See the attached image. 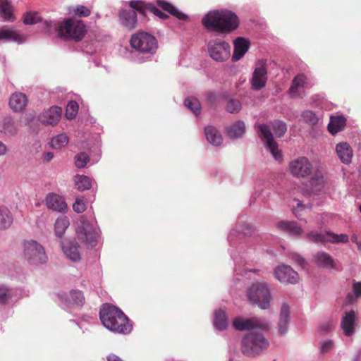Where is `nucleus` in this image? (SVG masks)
<instances>
[{"label": "nucleus", "mask_w": 361, "mask_h": 361, "mask_svg": "<svg viewBox=\"0 0 361 361\" xmlns=\"http://www.w3.org/2000/svg\"><path fill=\"white\" fill-rule=\"evenodd\" d=\"M291 257L293 261L302 267L306 264L305 259L298 254H293Z\"/></svg>", "instance_id": "052dcab7"}, {"label": "nucleus", "mask_w": 361, "mask_h": 361, "mask_svg": "<svg viewBox=\"0 0 361 361\" xmlns=\"http://www.w3.org/2000/svg\"><path fill=\"white\" fill-rule=\"evenodd\" d=\"M360 297H361V282L353 281L352 285V293H348L345 302L348 304H353Z\"/></svg>", "instance_id": "ea45409f"}, {"label": "nucleus", "mask_w": 361, "mask_h": 361, "mask_svg": "<svg viewBox=\"0 0 361 361\" xmlns=\"http://www.w3.org/2000/svg\"><path fill=\"white\" fill-rule=\"evenodd\" d=\"M269 322L262 317H252L250 318L237 317L233 320V328L239 331H268Z\"/></svg>", "instance_id": "9d476101"}, {"label": "nucleus", "mask_w": 361, "mask_h": 361, "mask_svg": "<svg viewBox=\"0 0 361 361\" xmlns=\"http://www.w3.org/2000/svg\"><path fill=\"white\" fill-rule=\"evenodd\" d=\"M45 204L48 209L59 212H65L67 210L64 198L56 193H49L46 196Z\"/></svg>", "instance_id": "6ab92c4d"}, {"label": "nucleus", "mask_w": 361, "mask_h": 361, "mask_svg": "<svg viewBox=\"0 0 361 361\" xmlns=\"http://www.w3.org/2000/svg\"><path fill=\"white\" fill-rule=\"evenodd\" d=\"M27 102V97L22 92L13 93L9 99V106L15 111H20L25 107Z\"/></svg>", "instance_id": "2f4dec72"}, {"label": "nucleus", "mask_w": 361, "mask_h": 361, "mask_svg": "<svg viewBox=\"0 0 361 361\" xmlns=\"http://www.w3.org/2000/svg\"><path fill=\"white\" fill-rule=\"evenodd\" d=\"M78 248V244L75 241H65L62 244L63 254L66 258L73 262H78L80 261L81 257Z\"/></svg>", "instance_id": "b1692460"}, {"label": "nucleus", "mask_w": 361, "mask_h": 361, "mask_svg": "<svg viewBox=\"0 0 361 361\" xmlns=\"http://www.w3.org/2000/svg\"><path fill=\"white\" fill-rule=\"evenodd\" d=\"M74 13L80 17H87L90 15L91 12L90 10L82 5L77 6L74 11Z\"/></svg>", "instance_id": "4d7b16f0"}, {"label": "nucleus", "mask_w": 361, "mask_h": 361, "mask_svg": "<svg viewBox=\"0 0 361 361\" xmlns=\"http://www.w3.org/2000/svg\"><path fill=\"white\" fill-rule=\"evenodd\" d=\"M15 290L6 286H0V303L6 304L13 299Z\"/></svg>", "instance_id": "c03bdc74"}, {"label": "nucleus", "mask_w": 361, "mask_h": 361, "mask_svg": "<svg viewBox=\"0 0 361 361\" xmlns=\"http://www.w3.org/2000/svg\"><path fill=\"white\" fill-rule=\"evenodd\" d=\"M334 324L331 322H326L323 324H322L319 328V332L322 335H325L330 331H331L334 329Z\"/></svg>", "instance_id": "13d9d810"}, {"label": "nucleus", "mask_w": 361, "mask_h": 361, "mask_svg": "<svg viewBox=\"0 0 361 361\" xmlns=\"http://www.w3.org/2000/svg\"><path fill=\"white\" fill-rule=\"evenodd\" d=\"M0 13L3 21L13 22L16 19L13 14V6L8 0H0Z\"/></svg>", "instance_id": "e433bc0d"}, {"label": "nucleus", "mask_w": 361, "mask_h": 361, "mask_svg": "<svg viewBox=\"0 0 361 361\" xmlns=\"http://www.w3.org/2000/svg\"><path fill=\"white\" fill-rule=\"evenodd\" d=\"M263 331H251L243 336L240 350L244 355L255 357L267 350L270 343Z\"/></svg>", "instance_id": "20e7f679"}, {"label": "nucleus", "mask_w": 361, "mask_h": 361, "mask_svg": "<svg viewBox=\"0 0 361 361\" xmlns=\"http://www.w3.org/2000/svg\"><path fill=\"white\" fill-rule=\"evenodd\" d=\"M290 321L289 306L287 304H283L281 307L278 322V329L280 335L285 336L288 333Z\"/></svg>", "instance_id": "393cba45"}, {"label": "nucleus", "mask_w": 361, "mask_h": 361, "mask_svg": "<svg viewBox=\"0 0 361 361\" xmlns=\"http://www.w3.org/2000/svg\"><path fill=\"white\" fill-rule=\"evenodd\" d=\"M301 117L302 121L309 125L315 126L319 123L321 117L317 115L315 112L311 110H305L302 112Z\"/></svg>", "instance_id": "a19ab883"}, {"label": "nucleus", "mask_w": 361, "mask_h": 361, "mask_svg": "<svg viewBox=\"0 0 361 361\" xmlns=\"http://www.w3.org/2000/svg\"><path fill=\"white\" fill-rule=\"evenodd\" d=\"M70 225L69 219L66 216H59L55 221L54 230L56 236L62 238Z\"/></svg>", "instance_id": "4c0bfd02"}, {"label": "nucleus", "mask_w": 361, "mask_h": 361, "mask_svg": "<svg viewBox=\"0 0 361 361\" xmlns=\"http://www.w3.org/2000/svg\"><path fill=\"white\" fill-rule=\"evenodd\" d=\"M214 326L219 331L226 329L228 326L227 315L221 309L215 310L214 313Z\"/></svg>", "instance_id": "c9c22d12"}, {"label": "nucleus", "mask_w": 361, "mask_h": 361, "mask_svg": "<svg viewBox=\"0 0 361 361\" xmlns=\"http://www.w3.org/2000/svg\"><path fill=\"white\" fill-rule=\"evenodd\" d=\"M58 297L65 305L71 304L82 305L85 300L82 293L78 290H73L69 293H60L58 294Z\"/></svg>", "instance_id": "4be33fe9"}, {"label": "nucleus", "mask_w": 361, "mask_h": 361, "mask_svg": "<svg viewBox=\"0 0 361 361\" xmlns=\"http://www.w3.org/2000/svg\"><path fill=\"white\" fill-rule=\"evenodd\" d=\"M271 126L274 133L279 137L283 136L287 131L286 124L283 121L279 120L274 121L271 123Z\"/></svg>", "instance_id": "8fccbe9b"}, {"label": "nucleus", "mask_w": 361, "mask_h": 361, "mask_svg": "<svg viewBox=\"0 0 361 361\" xmlns=\"http://www.w3.org/2000/svg\"><path fill=\"white\" fill-rule=\"evenodd\" d=\"M85 27L81 20L67 19L58 29L59 37L65 39H81L85 35Z\"/></svg>", "instance_id": "9b49d317"}, {"label": "nucleus", "mask_w": 361, "mask_h": 361, "mask_svg": "<svg viewBox=\"0 0 361 361\" xmlns=\"http://www.w3.org/2000/svg\"><path fill=\"white\" fill-rule=\"evenodd\" d=\"M74 180L75 185L79 190L83 191L88 190L92 186L91 179L88 176L77 175L75 176Z\"/></svg>", "instance_id": "37998d69"}, {"label": "nucleus", "mask_w": 361, "mask_h": 361, "mask_svg": "<svg viewBox=\"0 0 361 361\" xmlns=\"http://www.w3.org/2000/svg\"><path fill=\"white\" fill-rule=\"evenodd\" d=\"M324 182L323 176L321 173L317 172L310 181L312 191L314 192L319 191L323 186Z\"/></svg>", "instance_id": "09e8293b"}, {"label": "nucleus", "mask_w": 361, "mask_h": 361, "mask_svg": "<svg viewBox=\"0 0 361 361\" xmlns=\"http://www.w3.org/2000/svg\"><path fill=\"white\" fill-rule=\"evenodd\" d=\"M76 234L78 240L89 247L96 246L99 238V228L96 223L88 221L81 216L78 221Z\"/></svg>", "instance_id": "39448f33"}, {"label": "nucleus", "mask_w": 361, "mask_h": 361, "mask_svg": "<svg viewBox=\"0 0 361 361\" xmlns=\"http://www.w3.org/2000/svg\"><path fill=\"white\" fill-rule=\"evenodd\" d=\"M310 85L307 77L303 74H299L293 80L289 94L292 97H302L305 94V89Z\"/></svg>", "instance_id": "dca6fc26"}, {"label": "nucleus", "mask_w": 361, "mask_h": 361, "mask_svg": "<svg viewBox=\"0 0 361 361\" xmlns=\"http://www.w3.org/2000/svg\"><path fill=\"white\" fill-rule=\"evenodd\" d=\"M86 206L85 202L80 199L77 198L75 203L73 204V210L77 213H82L85 210Z\"/></svg>", "instance_id": "bf43d9fd"}, {"label": "nucleus", "mask_w": 361, "mask_h": 361, "mask_svg": "<svg viewBox=\"0 0 361 361\" xmlns=\"http://www.w3.org/2000/svg\"><path fill=\"white\" fill-rule=\"evenodd\" d=\"M78 111V104L75 101L68 102L66 110V116L68 119H73L75 117Z\"/></svg>", "instance_id": "603ef678"}, {"label": "nucleus", "mask_w": 361, "mask_h": 361, "mask_svg": "<svg viewBox=\"0 0 361 361\" xmlns=\"http://www.w3.org/2000/svg\"><path fill=\"white\" fill-rule=\"evenodd\" d=\"M267 81V60L259 59L256 61L251 78L252 87L255 90L263 88Z\"/></svg>", "instance_id": "4468645a"}, {"label": "nucleus", "mask_w": 361, "mask_h": 361, "mask_svg": "<svg viewBox=\"0 0 361 361\" xmlns=\"http://www.w3.org/2000/svg\"><path fill=\"white\" fill-rule=\"evenodd\" d=\"M17 130V126L12 118L6 117L1 121L0 123L1 133L7 136H11L16 135Z\"/></svg>", "instance_id": "f704fd0d"}, {"label": "nucleus", "mask_w": 361, "mask_h": 361, "mask_svg": "<svg viewBox=\"0 0 361 361\" xmlns=\"http://www.w3.org/2000/svg\"><path fill=\"white\" fill-rule=\"evenodd\" d=\"M306 238L309 241L317 243H317L326 244V239H327V235H326V231L324 233L311 231V232H309L306 235Z\"/></svg>", "instance_id": "49530a36"}, {"label": "nucleus", "mask_w": 361, "mask_h": 361, "mask_svg": "<svg viewBox=\"0 0 361 361\" xmlns=\"http://www.w3.org/2000/svg\"><path fill=\"white\" fill-rule=\"evenodd\" d=\"M68 142V137L66 134H59L52 137L51 145L53 148L61 149L65 147Z\"/></svg>", "instance_id": "de8ad7c7"}, {"label": "nucleus", "mask_w": 361, "mask_h": 361, "mask_svg": "<svg viewBox=\"0 0 361 361\" xmlns=\"http://www.w3.org/2000/svg\"><path fill=\"white\" fill-rule=\"evenodd\" d=\"M250 41L245 37H238L233 41L234 50L232 61L236 62L241 59L250 48Z\"/></svg>", "instance_id": "412c9836"}, {"label": "nucleus", "mask_w": 361, "mask_h": 361, "mask_svg": "<svg viewBox=\"0 0 361 361\" xmlns=\"http://www.w3.org/2000/svg\"><path fill=\"white\" fill-rule=\"evenodd\" d=\"M107 361H123L115 354H110L106 357Z\"/></svg>", "instance_id": "e2e57ef3"}, {"label": "nucleus", "mask_w": 361, "mask_h": 361, "mask_svg": "<svg viewBox=\"0 0 361 361\" xmlns=\"http://www.w3.org/2000/svg\"><path fill=\"white\" fill-rule=\"evenodd\" d=\"M326 235H327L326 243L334 244L347 243L349 240L348 235L344 233L336 234L331 231H326Z\"/></svg>", "instance_id": "79ce46f5"}, {"label": "nucleus", "mask_w": 361, "mask_h": 361, "mask_svg": "<svg viewBox=\"0 0 361 361\" xmlns=\"http://www.w3.org/2000/svg\"><path fill=\"white\" fill-rule=\"evenodd\" d=\"M351 240L353 243H355L357 245V247H358V244H361L360 242H358L357 237L356 235H353L351 236Z\"/></svg>", "instance_id": "774afa93"}, {"label": "nucleus", "mask_w": 361, "mask_h": 361, "mask_svg": "<svg viewBox=\"0 0 361 361\" xmlns=\"http://www.w3.org/2000/svg\"><path fill=\"white\" fill-rule=\"evenodd\" d=\"M335 346L334 341L331 339L323 340L319 343V351L322 354L331 352Z\"/></svg>", "instance_id": "864d4df0"}, {"label": "nucleus", "mask_w": 361, "mask_h": 361, "mask_svg": "<svg viewBox=\"0 0 361 361\" xmlns=\"http://www.w3.org/2000/svg\"><path fill=\"white\" fill-rule=\"evenodd\" d=\"M185 106L195 115L197 116L201 112V105L199 100L193 97H187L184 101Z\"/></svg>", "instance_id": "a18cd8bd"}, {"label": "nucleus", "mask_w": 361, "mask_h": 361, "mask_svg": "<svg viewBox=\"0 0 361 361\" xmlns=\"http://www.w3.org/2000/svg\"><path fill=\"white\" fill-rule=\"evenodd\" d=\"M253 232L254 230L252 226L245 222H238L235 225V228L230 231L228 235V241L231 247V248H229V252L235 263L238 262V261L233 248L235 247L238 245L236 248L241 250L243 246L240 245L243 243L245 237L251 235Z\"/></svg>", "instance_id": "423d86ee"}, {"label": "nucleus", "mask_w": 361, "mask_h": 361, "mask_svg": "<svg viewBox=\"0 0 361 361\" xmlns=\"http://www.w3.org/2000/svg\"><path fill=\"white\" fill-rule=\"evenodd\" d=\"M156 3L157 6L161 8L164 11L169 13L180 20H185L188 18V16L186 14L180 11L176 7L169 2L164 0H156Z\"/></svg>", "instance_id": "473e14b6"}, {"label": "nucleus", "mask_w": 361, "mask_h": 361, "mask_svg": "<svg viewBox=\"0 0 361 361\" xmlns=\"http://www.w3.org/2000/svg\"><path fill=\"white\" fill-rule=\"evenodd\" d=\"M204 134L207 140L213 146H219L223 142V137L218 129L213 126L204 128Z\"/></svg>", "instance_id": "7c9ffc66"}, {"label": "nucleus", "mask_w": 361, "mask_h": 361, "mask_svg": "<svg viewBox=\"0 0 361 361\" xmlns=\"http://www.w3.org/2000/svg\"><path fill=\"white\" fill-rule=\"evenodd\" d=\"M249 300L257 305L261 309L266 310L269 307L270 290L267 283H253L247 292Z\"/></svg>", "instance_id": "1a4fd4ad"}, {"label": "nucleus", "mask_w": 361, "mask_h": 361, "mask_svg": "<svg viewBox=\"0 0 361 361\" xmlns=\"http://www.w3.org/2000/svg\"><path fill=\"white\" fill-rule=\"evenodd\" d=\"M336 154L342 163L349 164L353 157V150L347 142H341L336 146Z\"/></svg>", "instance_id": "c85d7f7f"}, {"label": "nucleus", "mask_w": 361, "mask_h": 361, "mask_svg": "<svg viewBox=\"0 0 361 361\" xmlns=\"http://www.w3.org/2000/svg\"><path fill=\"white\" fill-rule=\"evenodd\" d=\"M7 147L6 146L0 141V156L4 155L6 153Z\"/></svg>", "instance_id": "69168bd1"}, {"label": "nucleus", "mask_w": 361, "mask_h": 361, "mask_svg": "<svg viewBox=\"0 0 361 361\" xmlns=\"http://www.w3.org/2000/svg\"><path fill=\"white\" fill-rule=\"evenodd\" d=\"M245 124L242 121H238L232 125L228 126L226 129L227 136L232 140L243 137L245 133Z\"/></svg>", "instance_id": "c756f323"}, {"label": "nucleus", "mask_w": 361, "mask_h": 361, "mask_svg": "<svg viewBox=\"0 0 361 361\" xmlns=\"http://www.w3.org/2000/svg\"><path fill=\"white\" fill-rule=\"evenodd\" d=\"M346 123V118L343 116H333L330 118L328 130L332 135L341 131Z\"/></svg>", "instance_id": "72a5a7b5"}, {"label": "nucleus", "mask_w": 361, "mask_h": 361, "mask_svg": "<svg viewBox=\"0 0 361 361\" xmlns=\"http://www.w3.org/2000/svg\"><path fill=\"white\" fill-rule=\"evenodd\" d=\"M209 56L216 62H225L231 56V47L229 43L220 38H214L207 42Z\"/></svg>", "instance_id": "6e6552de"}, {"label": "nucleus", "mask_w": 361, "mask_h": 361, "mask_svg": "<svg viewBox=\"0 0 361 361\" xmlns=\"http://www.w3.org/2000/svg\"><path fill=\"white\" fill-rule=\"evenodd\" d=\"M314 263L319 267L324 269H335L336 264L332 257L327 252L320 251L313 256Z\"/></svg>", "instance_id": "bb28decb"}, {"label": "nucleus", "mask_w": 361, "mask_h": 361, "mask_svg": "<svg viewBox=\"0 0 361 361\" xmlns=\"http://www.w3.org/2000/svg\"><path fill=\"white\" fill-rule=\"evenodd\" d=\"M207 99L211 103H215L217 99V96L214 92H210L208 94Z\"/></svg>", "instance_id": "0e129e2a"}, {"label": "nucleus", "mask_w": 361, "mask_h": 361, "mask_svg": "<svg viewBox=\"0 0 361 361\" xmlns=\"http://www.w3.org/2000/svg\"><path fill=\"white\" fill-rule=\"evenodd\" d=\"M130 44L131 47L138 53L139 56L136 59L138 63H144L149 60L158 47L157 39L146 32H139L133 35Z\"/></svg>", "instance_id": "7ed1b4c3"}, {"label": "nucleus", "mask_w": 361, "mask_h": 361, "mask_svg": "<svg viewBox=\"0 0 361 361\" xmlns=\"http://www.w3.org/2000/svg\"><path fill=\"white\" fill-rule=\"evenodd\" d=\"M54 157V154L52 152H47L44 154V159L46 161H50Z\"/></svg>", "instance_id": "338daca9"}, {"label": "nucleus", "mask_w": 361, "mask_h": 361, "mask_svg": "<svg viewBox=\"0 0 361 361\" xmlns=\"http://www.w3.org/2000/svg\"><path fill=\"white\" fill-rule=\"evenodd\" d=\"M294 201L296 202L297 207H293V212L297 216L298 215V212L300 211H302L305 208V205L302 204L301 201L298 200H295Z\"/></svg>", "instance_id": "680f3d73"}, {"label": "nucleus", "mask_w": 361, "mask_h": 361, "mask_svg": "<svg viewBox=\"0 0 361 361\" xmlns=\"http://www.w3.org/2000/svg\"><path fill=\"white\" fill-rule=\"evenodd\" d=\"M312 164L305 157H300L289 163V171L296 178H305L312 171Z\"/></svg>", "instance_id": "ddd939ff"}, {"label": "nucleus", "mask_w": 361, "mask_h": 361, "mask_svg": "<svg viewBox=\"0 0 361 361\" xmlns=\"http://www.w3.org/2000/svg\"><path fill=\"white\" fill-rule=\"evenodd\" d=\"M13 216L9 209L6 207H0V230H4L11 226Z\"/></svg>", "instance_id": "58836bf2"}, {"label": "nucleus", "mask_w": 361, "mask_h": 361, "mask_svg": "<svg viewBox=\"0 0 361 361\" xmlns=\"http://www.w3.org/2000/svg\"><path fill=\"white\" fill-rule=\"evenodd\" d=\"M119 19L122 25L128 30L137 27V14L134 10H123L119 13Z\"/></svg>", "instance_id": "cd10ccee"}, {"label": "nucleus", "mask_w": 361, "mask_h": 361, "mask_svg": "<svg viewBox=\"0 0 361 361\" xmlns=\"http://www.w3.org/2000/svg\"><path fill=\"white\" fill-rule=\"evenodd\" d=\"M74 160L75 166L82 169L85 167L87 163L90 161V158L86 153L80 152L75 156Z\"/></svg>", "instance_id": "3c124183"}, {"label": "nucleus", "mask_w": 361, "mask_h": 361, "mask_svg": "<svg viewBox=\"0 0 361 361\" xmlns=\"http://www.w3.org/2000/svg\"><path fill=\"white\" fill-rule=\"evenodd\" d=\"M277 229L291 236L298 237L302 234L303 230L295 221H279L276 223Z\"/></svg>", "instance_id": "a878e982"}, {"label": "nucleus", "mask_w": 361, "mask_h": 361, "mask_svg": "<svg viewBox=\"0 0 361 361\" xmlns=\"http://www.w3.org/2000/svg\"><path fill=\"white\" fill-rule=\"evenodd\" d=\"M275 277L281 283H296L299 280L298 274L288 265H280L275 269Z\"/></svg>", "instance_id": "2eb2a0df"}, {"label": "nucleus", "mask_w": 361, "mask_h": 361, "mask_svg": "<svg viewBox=\"0 0 361 361\" xmlns=\"http://www.w3.org/2000/svg\"><path fill=\"white\" fill-rule=\"evenodd\" d=\"M129 5L133 9L138 11L141 13H144L145 10L147 9L161 19H166L169 17L167 14L161 11L152 4H145L140 0H132L129 2Z\"/></svg>", "instance_id": "aec40b11"}, {"label": "nucleus", "mask_w": 361, "mask_h": 361, "mask_svg": "<svg viewBox=\"0 0 361 361\" xmlns=\"http://www.w3.org/2000/svg\"><path fill=\"white\" fill-rule=\"evenodd\" d=\"M341 326L345 336H352L355 333L356 326L355 312L351 310L345 312L342 318Z\"/></svg>", "instance_id": "5701e85b"}, {"label": "nucleus", "mask_w": 361, "mask_h": 361, "mask_svg": "<svg viewBox=\"0 0 361 361\" xmlns=\"http://www.w3.org/2000/svg\"><path fill=\"white\" fill-rule=\"evenodd\" d=\"M202 24L208 31H214L219 35H228L238 27L239 19L231 11L216 9L205 14L202 18Z\"/></svg>", "instance_id": "f257e3e1"}, {"label": "nucleus", "mask_w": 361, "mask_h": 361, "mask_svg": "<svg viewBox=\"0 0 361 361\" xmlns=\"http://www.w3.org/2000/svg\"><path fill=\"white\" fill-rule=\"evenodd\" d=\"M61 114V108L52 106L42 112L39 116V120L45 126H55L59 121Z\"/></svg>", "instance_id": "f3484780"}, {"label": "nucleus", "mask_w": 361, "mask_h": 361, "mask_svg": "<svg viewBox=\"0 0 361 361\" xmlns=\"http://www.w3.org/2000/svg\"><path fill=\"white\" fill-rule=\"evenodd\" d=\"M242 108L241 103L239 100L231 99L228 100L226 105V110L231 114L238 113Z\"/></svg>", "instance_id": "5fc2aeb1"}, {"label": "nucleus", "mask_w": 361, "mask_h": 361, "mask_svg": "<svg viewBox=\"0 0 361 361\" xmlns=\"http://www.w3.org/2000/svg\"><path fill=\"white\" fill-rule=\"evenodd\" d=\"M99 317L103 326L111 331L128 334L132 330L129 319L119 308L111 304L102 305Z\"/></svg>", "instance_id": "f03ea898"}, {"label": "nucleus", "mask_w": 361, "mask_h": 361, "mask_svg": "<svg viewBox=\"0 0 361 361\" xmlns=\"http://www.w3.org/2000/svg\"><path fill=\"white\" fill-rule=\"evenodd\" d=\"M26 39V36L16 30L14 27L8 28L5 26L0 29V41L14 42L18 44H23Z\"/></svg>", "instance_id": "a211bd4d"}, {"label": "nucleus", "mask_w": 361, "mask_h": 361, "mask_svg": "<svg viewBox=\"0 0 361 361\" xmlns=\"http://www.w3.org/2000/svg\"><path fill=\"white\" fill-rule=\"evenodd\" d=\"M41 21V18L37 13L28 12L24 16V23L25 25H34Z\"/></svg>", "instance_id": "6e6d98bb"}, {"label": "nucleus", "mask_w": 361, "mask_h": 361, "mask_svg": "<svg viewBox=\"0 0 361 361\" xmlns=\"http://www.w3.org/2000/svg\"><path fill=\"white\" fill-rule=\"evenodd\" d=\"M24 257L31 265H40L46 264L48 257L44 247L36 240L25 241L23 245Z\"/></svg>", "instance_id": "0eeeda50"}, {"label": "nucleus", "mask_w": 361, "mask_h": 361, "mask_svg": "<svg viewBox=\"0 0 361 361\" xmlns=\"http://www.w3.org/2000/svg\"><path fill=\"white\" fill-rule=\"evenodd\" d=\"M256 128L260 138L264 142L267 149L271 153L273 157L277 161L281 160V153L278 149L277 143L274 140L270 128L266 124L257 125Z\"/></svg>", "instance_id": "f8f14e48"}]
</instances>
